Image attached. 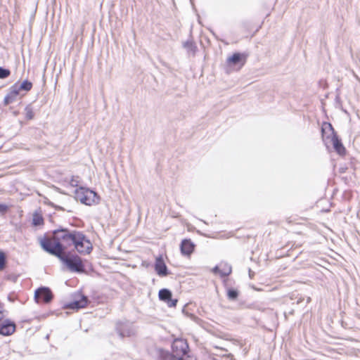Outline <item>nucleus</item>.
Listing matches in <instances>:
<instances>
[{
	"label": "nucleus",
	"instance_id": "6ab92c4d",
	"mask_svg": "<svg viewBox=\"0 0 360 360\" xmlns=\"http://www.w3.org/2000/svg\"><path fill=\"white\" fill-rule=\"evenodd\" d=\"M227 296L229 300H234L237 299L238 292L236 290L230 288L227 291Z\"/></svg>",
	"mask_w": 360,
	"mask_h": 360
},
{
	"label": "nucleus",
	"instance_id": "39448f33",
	"mask_svg": "<svg viewBox=\"0 0 360 360\" xmlns=\"http://www.w3.org/2000/svg\"><path fill=\"white\" fill-rule=\"evenodd\" d=\"M60 259L72 271L83 272L84 271V266L83 264L82 260L78 256L68 257L65 255L64 257Z\"/></svg>",
	"mask_w": 360,
	"mask_h": 360
},
{
	"label": "nucleus",
	"instance_id": "1a4fd4ad",
	"mask_svg": "<svg viewBox=\"0 0 360 360\" xmlns=\"http://www.w3.org/2000/svg\"><path fill=\"white\" fill-rule=\"evenodd\" d=\"M87 304H88L87 297L82 295H78L75 297L74 300L68 303L65 305V308L70 309L78 310L79 309L86 307L87 306Z\"/></svg>",
	"mask_w": 360,
	"mask_h": 360
},
{
	"label": "nucleus",
	"instance_id": "f3484780",
	"mask_svg": "<svg viewBox=\"0 0 360 360\" xmlns=\"http://www.w3.org/2000/svg\"><path fill=\"white\" fill-rule=\"evenodd\" d=\"M15 84H16V87L19 93L20 91H29L33 86L32 83L28 80L23 81L20 84H18V83H15Z\"/></svg>",
	"mask_w": 360,
	"mask_h": 360
},
{
	"label": "nucleus",
	"instance_id": "0eeeda50",
	"mask_svg": "<svg viewBox=\"0 0 360 360\" xmlns=\"http://www.w3.org/2000/svg\"><path fill=\"white\" fill-rule=\"evenodd\" d=\"M247 54L243 53H234L226 59V63L229 67H237L240 69L246 63Z\"/></svg>",
	"mask_w": 360,
	"mask_h": 360
},
{
	"label": "nucleus",
	"instance_id": "412c9836",
	"mask_svg": "<svg viewBox=\"0 0 360 360\" xmlns=\"http://www.w3.org/2000/svg\"><path fill=\"white\" fill-rule=\"evenodd\" d=\"M11 71L8 69H5L0 67V79H5L10 76Z\"/></svg>",
	"mask_w": 360,
	"mask_h": 360
},
{
	"label": "nucleus",
	"instance_id": "4be33fe9",
	"mask_svg": "<svg viewBox=\"0 0 360 360\" xmlns=\"http://www.w3.org/2000/svg\"><path fill=\"white\" fill-rule=\"evenodd\" d=\"M6 311L4 309L3 304H0V321L4 320L6 316Z\"/></svg>",
	"mask_w": 360,
	"mask_h": 360
},
{
	"label": "nucleus",
	"instance_id": "aec40b11",
	"mask_svg": "<svg viewBox=\"0 0 360 360\" xmlns=\"http://www.w3.org/2000/svg\"><path fill=\"white\" fill-rule=\"evenodd\" d=\"M6 259L5 253L0 250V271H3L6 267Z\"/></svg>",
	"mask_w": 360,
	"mask_h": 360
},
{
	"label": "nucleus",
	"instance_id": "a211bd4d",
	"mask_svg": "<svg viewBox=\"0 0 360 360\" xmlns=\"http://www.w3.org/2000/svg\"><path fill=\"white\" fill-rule=\"evenodd\" d=\"M25 117L27 120H32L34 117V112L32 108L29 105L25 108Z\"/></svg>",
	"mask_w": 360,
	"mask_h": 360
},
{
	"label": "nucleus",
	"instance_id": "4468645a",
	"mask_svg": "<svg viewBox=\"0 0 360 360\" xmlns=\"http://www.w3.org/2000/svg\"><path fill=\"white\" fill-rule=\"evenodd\" d=\"M155 270L160 276H165L168 274L167 267L162 256L156 257Z\"/></svg>",
	"mask_w": 360,
	"mask_h": 360
},
{
	"label": "nucleus",
	"instance_id": "5701e85b",
	"mask_svg": "<svg viewBox=\"0 0 360 360\" xmlns=\"http://www.w3.org/2000/svg\"><path fill=\"white\" fill-rule=\"evenodd\" d=\"M8 210V206L5 204H0V213L4 214Z\"/></svg>",
	"mask_w": 360,
	"mask_h": 360
},
{
	"label": "nucleus",
	"instance_id": "9b49d317",
	"mask_svg": "<svg viewBox=\"0 0 360 360\" xmlns=\"http://www.w3.org/2000/svg\"><path fill=\"white\" fill-rule=\"evenodd\" d=\"M158 296L160 300L167 303L169 307H176L177 303L176 299H172V292L167 289H161L159 291Z\"/></svg>",
	"mask_w": 360,
	"mask_h": 360
},
{
	"label": "nucleus",
	"instance_id": "9d476101",
	"mask_svg": "<svg viewBox=\"0 0 360 360\" xmlns=\"http://www.w3.org/2000/svg\"><path fill=\"white\" fill-rule=\"evenodd\" d=\"M195 245L190 238L183 239L180 243V251L182 255L190 257L195 251Z\"/></svg>",
	"mask_w": 360,
	"mask_h": 360
},
{
	"label": "nucleus",
	"instance_id": "f03ea898",
	"mask_svg": "<svg viewBox=\"0 0 360 360\" xmlns=\"http://www.w3.org/2000/svg\"><path fill=\"white\" fill-rule=\"evenodd\" d=\"M72 245L80 254H89L92 250L90 240L81 232L74 231Z\"/></svg>",
	"mask_w": 360,
	"mask_h": 360
},
{
	"label": "nucleus",
	"instance_id": "20e7f679",
	"mask_svg": "<svg viewBox=\"0 0 360 360\" xmlns=\"http://www.w3.org/2000/svg\"><path fill=\"white\" fill-rule=\"evenodd\" d=\"M321 137L326 147L335 140L338 136L332 124L329 122H324L321 125Z\"/></svg>",
	"mask_w": 360,
	"mask_h": 360
},
{
	"label": "nucleus",
	"instance_id": "f257e3e1",
	"mask_svg": "<svg viewBox=\"0 0 360 360\" xmlns=\"http://www.w3.org/2000/svg\"><path fill=\"white\" fill-rule=\"evenodd\" d=\"M73 238L74 231L57 230L51 236L44 235L41 237L39 243L45 251L62 258L64 257L66 250L72 246Z\"/></svg>",
	"mask_w": 360,
	"mask_h": 360
},
{
	"label": "nucleus",
	"instance_id": "f8f14e48",
	"mask_svg": "<svg viewBox=\"0 0 360 360\" xmlns=\"http://www.w3.org/2000/svg\"><path fill=\"white\" fill-rule=\"evenodd\" d=\"M16 326L13 321L6 320L4 323H0V334L4 336H8L15 333Z\"/></svg>",
	"mask_w": 360,
	"mask_h": 360
},
{
	"label": "nucleus",
	"instance_id": "423d86ee",
	"mask_svg": "<svg viewBox=\"0 0 360 360\" xmlns=\"http://www.w3.org/2000/svg\"><path fill=\"white\" fill-rule=\"evenodd\" d=\"M53 298V294L50 288L41 287L34 292V300L37 304H49Z\"/></svg>",
	"mask_w": 360,
	"mask_h": 360
},
{
	"label": "nucleus",
	"instance_id": "7ed1b4c3",
	"mask_svg": "<svg viewBox=\"0 0 360 360\" xmlns=\"http://www.w3.org/2000/svg\"><path fill=\"white\" fill-rule=\"evenodd\" d=\"M75 195L82 203L89 206L98 203L100 200V198L96 192L84 187L76 189Z\"/></svg>",
	"mask_w": 360,
	"mask_h": 360
},
{
	"label": "nucleus",
	"instance_id": "2eb2a0df",
	"mask_svg": "<svg viewBox=\"0 0 360 360\" xmlns=\"http://www.w3.org/2000/svg\"><path fill=\"white\" fill-rule=\"evenodd\" d=\"M330 144L333 145V148L338 155L341 156H344L346 155V148L343 146L342 143L341 142L338 137L333 140V141Z\"/></svg>",
	"mask_w": 360,
	"mask_h": 360
},
{
	"label": "nucleus",
	"instance_id": "dca6fc26",
	"mask_svg": "<svg viewBox=\"0 0 360 360\" xmlns=\"http://www.w3.org/2000/svg\"><path fill=\"white\" fill-rule=\"evenodd\" d=\"M32 224L34 226H43L44 224V219L40 211H36L33 213Z\"/></svg>",
	"mask_w": 360,
	"mask_h": 360
},
{
	"label": "nucleus",
	"instance_id": "6e6552de",
	"mask_svg": "<svg viewBox=\"0 0 360 360\" xmlns=\"http://www.w3.org/2000/svg\"><path fill=\"white\" fill-rule=\"evenodd\" d=\"M172 352L179 356H184L188 353V345L187 341L182 338L175 339L172 345Z\"/></svg>",
	"mask_w": 360,
	"mask_h": 360
},
{
	"label": "nucleus",
	"instance_id": "ddd939ff",
	"mask_svg": "<svg viewBox=\"0 0 360 360\" xmlns=\"http://www.w3.org/2000/svg\"><path fill=\"white\" fill-rule=\"evenodd\" d=\"M19 92L18 91V89L16 87V84H13L11 86L9 89V91L6 95V96L4 98V105H8L13 102H15L17 100V98L19 95Z\"/></svg>",
	"mask_w": 360,
	"mask_h": 360
}]
</instances>
